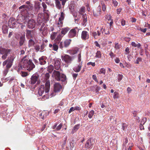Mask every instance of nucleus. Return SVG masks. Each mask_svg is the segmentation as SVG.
<instances>
[{
	"label": "nucleus",
	"mask_w": 150,
	"mask_h": 150,
	"mask_svg": "<svg viewBox=\"0 0 150 150\" xmlns=\"http://www.w3.org/2000/svg\"><path fill=\"white\" fill-rule=\"evenodd\" d=\"M13 64V62L7 59L4 61L3 63V67L6 65V67L7 68L10 69L12 66Z\"/></svg>",
	"instance_id": "12"
},
{
	"label": "nucleus",
	"mask_w": 150,
	"mask_h": 150,
	"mask_svg": "<svg viewBox=\"0 0 150 150\" xmlns=\"http://www.w3.org/2000/svg\"><path fill=\"white\" fill-rule=\"evenodd\" d=\"M39 30L40 32H42L43 35L46 33L47 32V27L45 26V25L44 23H43L41 26L40 28L39 29Z\"/></svg>",
	"instance_id": "17"
},
{
	"label": "nucleus",
	"mask_w": 150,
	"mask_h": 150,
	"mask_svg": "<svg viewBox=\"0 0 150 150\" xmlns=\"http://www.w3.org/2000/svg\"><path fill=\"white\" fill-rule=\"evenodd\" d=\"M55 4L56 7L58 9H60L61 5L59 0H55Z\"/></svg>",
	"instance_id": "29"
},
{
	"label": "nucleus",
	"mask_w": 150,
	"mask_h": 150,
	"mask_svg": "<svg viewBox=\"0 0 150 150\" xmlns=\"http://www.w3.org/2000/svg\"><path fill=\"white\" fill-rule=\"evenodd\" d=\"M36 25L35 21L33 19L28 20V27L30 29H33L35 28Z\"/></svg>",
	"instance_id": "10"
},
{
	"label": "nucleus",
	"mask_w": 150,
	"mask_h": 150,
	"mask_svg": "<svg viewBox=\"0 0 150 150\" xmlns=\"http://www.w3.org/2000/svg\"><path fill=\"white\" fill-rule=\"evenodd\" d=\"M72 57L66 54V63H70L72 61Z\"/></svg>",
	"instance_id": "27"
},
{
	"label": "nucleus",
	"mask_w": 150,
	"mask_h": 150,
	"mask_svg": "<svg viewBox=\"0 0 150 150\" xmlns=\"http://www.w3.org/2000/svg\"><path fill=\"white\" fill-rule=\"evenodd\" d=\"M101 7L100 6H99L97 8L96 11L93 10V16L96 17L100 16L101 14Z\"/></svg>",
	"instance_id": "13"
},
{
	"label": "nucleus",
	"mask_w": 150,
	"mask_h": 150,
	"mask_svg": "<svg viewBox=\"0 0 150 150\" xmlns=\"http://www.w3.org/2000/svg\"><path fill=\"white\" fill-rule=\"evenodd\" d=\"M93 79L96 82L98 83V81L97 79V76L95 75H93L92 76Z\"/></svg>",
	"instance_id": "63"
},
{
	"label": "nucleus",
	"mask_w": 150,
	"mask_h": 150,
	"mask_svg": "<svg viewBox=\"0 0 150 150\" xmlns=\"http://www.w3.org/2000/svg\"><path fill=\"white\" fill-rule=\"evenodd\" d=\"M63 37L62 36L61 34H59L58 35L56 38L55 40H57L58 41H59L62 39V38Z\"/></svg>",
	"instance_id": "51"
},
{
	"label": "nucleus",
	"mask_w": 150,
	"mask_h": 150,
	"mask_svg": "<svg viewBox=\"0 0 150 150\" xmlns=\"http://www.w3.org/2000/svg\"><path fill=\"white\" fill-rule=\"evenodd\" d=\"M114 95L113 96L114 99L117 98H119V93L118 92L115 91L114 93Z\"/></svg>",
	"instance_id": "48"
},
{
	"label": "nucleus",
	"mask_w": 150,
	"mask_h": 150,
	"mask_svg": "<svg viewBox=\"0 0 150 150\" xmlns=\"http://www.w3.org/2000/svg\"><path fill=\"white\" fill-rule=\"evenodd\" d=\"M9 69L6 67V69L3 71V74L4 76H6L8 73Z\"/></svg>",
	"instance_id": "46"
},
{
	"label": "nucleus",
	"mask_w": 150,
	"mask_h": 150,
	"mask_svg": "<svg viewBox=\"0 0 150 150\" xmlns=\"http://www.w3.org/2000/svg\"><path fill=\"white\" fill-rule=\"evenodd\" d=\"M66 34V28H62L61 30V33L60 34L63 36Z\"/></svg>",
	"instance_id": "40"
},
{
	"label": "nucleus",
	"mask_w": 150,
	"mask_h": 150,
	"mask_svg": "<svg viewBox=\"0 0 150 150\" xmlns=\"http://www.w3.org/2000/svg\"><path fill=\"white\" fill-rule=\"evenodd\" d=\"M60 62L59 60H56L54 61V68L56 70H59L60 67Z\"/></svg>",
	"instance_id": "19"
},
{
	"label": "nucleus",
	"mask_w": 150,
	"mask_h": 150,
	"mask_svg": "<svg viewBox=\"0 0 150 150\" xmlns=\"http://www.w3.org/2000/svg\"><path fill=\"white\" fill-rule=\"evenodd\" d=\"M18 24L17 23V21L15 20L13 18H10L8 22V26L10 28H14L17 27L16 25Z\"/></svg>",
	"instance_id": "9"
},
{
	"label": "nucleus",
	"mask_w": 150,
	"mask_h": 150,
	"mask_svg": "<svg viewBox=\"0 0 150 150\" xmlns=\"http://www.w3.org/2000/svg\"><path fill=\"white\" fill-rule=\"evenodd\" d=\"M87 65H91L93 67H94L95 66L96 64L95 62H89L87 63Z\"/></svg>",
	"instance_id": "60"
},
{
	"label": "nucleus",
	"mask_w": 150,
	"mask_h": 150,
	"mask_svg": "<svg viewBox=\"0 0 150 150\" xmlns=\"http://www.w3.org/2000/svg\"><path fill=\"white\" fill-rule=\"evenodd\" d=\"M42 17V14L41 13L38 14V17L37 18V21L38 22H40V18H41V17Z\"/></svg>",
	"instance_id": "47"
},
{
	"label": "nucleus",
	"mask_w": 150,
	"mask_h": 150,
	"mask_svg": "<svg viewBox=\"0 0 150 150\" xmlns=\"http://www.w3.org/2000/svg\"><path fill=\"white\" fill-rule=\"evenodd\" d=\"M101 57V54L100 51H97L96 53L95 57L99 58H100Z\"/></svg>",
	"instance_id": "35"
},
{
	"label": "nucleus",
	"mask_w": 150,
	"mask_h": 150,
	"mask_svg": "<svg viewBox=\"0 0 150 150\" xmlns=\"http://www.w3.org/2000/svg\"><path fill=\"white\" fill-rule=\"evenodd\" d=\"M62 20H59H59L58 22H57V26L59 28H61L62 27L63 23L62 21Z\"/></svg>",
	"instance_id": "39"
},
{
	"label": "nucleus",
	"mask_w": 150,
	"mask_h": 150,
	"mask_svg": "<svg viewBox=\"0 0 150 150\" xmlns=\"http://www.w3.org/2000/svg\"><path fill=\"white\" fill-rule=\"evenodd\" d=\"M67 53L71 55H72L77 52V50H69L67 52Z\"/></svg>",
	"instance_id": "25"
},
{
	"label": "nucleus",
	"mask_w": 150,
	"mask_h": 150,
	"mask_svg": "<svg viewBox=\"0 0 150 150\" xmlns=\"http://www.w3.org/2000/svg\"><path fill=\"white\" fill-rule=\"evenodd\" d=\"M112 3L115 6H117L118 5V3L116 0L112 1Z\"/></svg>",
	"instance_id": "58"
},
{
	"label": "nucleus",
	"mask_w": 150,
	"mask_h": 150,
	"mask_svg": "<svg viewBox=\"0 0 150 150\" xmlns=\"http://www.w3.org/2000/svg\"><path fill=\"white\" fill-rule=\"evenodd\" d=\"M25 12L26 13L21 12V16H19L18 18L17 23L18 24H25L26 22H27L28 17L29 16V13L25 11Z\"/></svg>",
	"instance_id": "2"
},
{
	"label": "nucleus",
	"mask_w": 150,
	"mask_h": 150,
	"mask_svg": "<svg viewBox=\"0 0 150 150\" xmlns=\"http://www.w3.org/2000/svg\"><path fill=\"white\" fill-rule=\"evenodd\" d=\"M77 35L76 28L71 29L69 32L68 36L69 38H73L76 36Z\"/></svg>",
	"instance_id": "11"
},
{
	"label": "nucleus",
	"mask_w": 150,
	"mask_h": 150,
	"mask_svg": "<svg viewBox=\"0 0 150 150\" xmlns=\"http://www.w3.org/2000/svg\"><path fill=\"white\" fill-rule=\"evenodd\" d=\"M3 32L4 34L7 33H8V29L7 28L6 26H3L2 28Z\"/></svg>",
	"instance_id": "36"
},
{
	"label": "nucleus",
	"mask_w": 150,
	"mask_h": 150,
	"mask_svg": "<svg viewBox=\"0 0 150 150\" xmlns=\"http://www.w3.org/2000/svg\"><path fill=\"white\" fill-rule=\"evenodd\" d=\"M94 113V112L93 110L91 111L88 115V117L90 118H91L93 116Z\"/></svg>",
	"instance_id": "34"
},
{
	"label": "nucleus",
	"mask_w": 150,
	"mask_h": 150,
	"mask_svg": "<svg viewBox=\"0 0 150 150\" xmlns=\"http://www.w3.org/2000/svg\"><path fill=\"white\" fill-rule=\"evenodd\" d=\"M52 49L54 50L55 51H57L58 49V45H57L56 44H53Z\"/></svg>",
	"instance_id": "37"
},
{
	"label": "nucleus",
	"mask_w": 150,
	"mask_h": 150,
	"mask_svg": "<svg viewBox=\"0 0 150 150\" xmlns=\"http://www.w3.org/2000/svg\"><path fill=\"white\" fill-rule=\"evenodd\" d=\"M45 90V87L44 86L41 85L40 86L39 88L38 91V93L40 96H42L43 94L44 93ZM45 92V93H47Z\"/></svg>",
	"instance_id": "16"
},
{
	"label": "nucleus",
	"mask_w": 150,
	"mask_h": 150,
	"mask_svg": "<svg viewBox=\"0 0 150 150\" xmlns=\"http://www.w3.org/2000/svg\"><path fill=\"white\" fill-rule=\"evenodd\" d=\"M82 65V63H80L77 66L74 68L73 69L74 71L76 72H79L80 71Z\"/></svg>",
	"instance_id": "21"
},
{
	"label": "nucleus",
	"mask_w": 150,
	"mask_h": 150,
	"mask_svg": "<svg viewBox=\"0 0 150 150\" xmlns=\"http://www.w3.org/2000/svg\"><path fill=\"white\" fill-rule=\"evenodd\" d=\"M26 57L27 56H25L20 63L18 67V70H21L23 68L30 71L35 68V65L31 60H28Z\"/></svg>",
	"instance_id": "1"
},
{
	"label": "nucleus",
	"mask_w": 150,
	"mask_h": 150,
	"mask_svg": "<svg viewBox=\"0 0 150 150\" xmlns=\"http://www.w3.org/2000/svg\"><path fill=\"white\" fill-rule=\"evenodd\" d=\"M146 120V118H143V119H142L140 124L143 125H144V124L145 123V122Z\"/></svg>",
	"instance_id": "64"
},
{
	"label": "nucleus",
	"mask_w": 150,
	"mask_h": 150,
	"mask_svg": "<svg viewBox=\"0 0 150 150\" xmlns=\"http://www.w3.org/2000/svg\"><path fill=\"white\" fill-rule=\"evenodd\" d=\"M35 43L34 41L32 39H30L28 41V46L29 47L33 46Z\"/></svg>",
	"instance_id": "31"
},
{
	"label": "nucleus",
	"mask_w": 150,
	"mask_h": 150,
	"mask_svg": "<svg viewBox=\"0 0 150 150\" xmlns=\"http://www.w3.org/2000/svg\"><path fill=\"white\" fill-rule=\"evenodd\" d=\"M127 127V125L125 123H123L122 126V129L124 131L125 130Z\"/></svg>",
	"instance_id": "55"
},
{
	"label": "nucleus",
	"mask_w": 150,
	"mask_h": 150,
	"mask_svg": "<svg viewBox=\"0 0 150 150\" xmlns=\"http://www.w3.org/2000/svg\"><path fill=\"white\" fill-rule=\"evenodd\" d=\"M88 33L86 31H83L81 33V38L83 40H86L89 38Z\"/></svg>",
	"instance_id": "14"
},
{
	"label": "nucleus",
	"mask_w": 150,
	"mask_h": 150,
	"mask_svg": "<svg viewBox=\"0 0 150 150\" xmlns=\"http://www.w3.org/2000/svg\"><path fill=\"white\" fill-rule=\"evenodd\" d=\"M8 54H3V55L1 57L2 59L3 60L5 59L6 58Z\"/></svg>",
	"instance_id": "62"
},
{
	"label": "nucleus",
	"mask_w": 150,
	"mask_h": 150,
	"mask_svg": "<svg viewBox=\"0 0 150 150\" xmlns=\"http://www.w3.org/2000/svg\"><path fill=\"white\" fill-rule=\"evenodd\" d=\"M57 34V32H53L51 35L50 38L52 40H54L56 38V36Z\"/></svg>",
	"instance_id": "32"
},
{
	"label": "nucleus",
	"mask_w": 150,
	"mask_h": 150,
	"mask_svg": "<svg viewBox=\"0 0 150 150\" xmlns=\"http://www.w3.org/2000/svg\"><path fill=\"white\" fill-rule=\"evenodd\" d=\"M18 72L20 73V74L23 77H25L28 75V73L27 72L20 71V70H18Z\"/></svg>",
	"instance_id": "24"
},
{
	"label": "nucleus",
	"mask_w": 150,
	"mask_h": 150,
	"mask_svg": "<svg viewBox=\"0 0 150 150\" xmlns=\"http://www.w3.org/2000/svg\"><path fill=\"white\" fill-rule=\"evenodd\" d=\"M33 5L31 4L29 5H23L21 6L19 8V9L21 10V12H24L26 13V12H25V11L28 12L27 10V9L29 10H31L33 9Z\"/></svg>",
	"instance_id": "6"
},
{
	"label": "nucleus",
	"mask_w": 150,
	"mask_h": 150,
	"mask_svg": "<svg viewBox=\"0 0 150 150\" xmlns=\"http://www.w3.org/2000/svg\"><path fill=\"white\" fill-rule=\"evenodd\" d=\"M142 60V59L140 57H138L137 58V59H136V61L135 62V64H139V62H141Z\"/></svg>",
	"instance_id": "56"
},
{
	"label": "nucleus",
	"mask_w": 150,
	"mask_h": 150,
	"mask_svg": "<svg viewBox=\"0 0 150 150\" xmlns=\"http://www.w3.org/2000/svg\"><path fill=\"white\" fill-rule=\"evenodd\" d=\"M137 29L139 30H140L141 31L143 32V33H145L146 32V28H145L144 29H142V28L141 27L138 28H137Z\"/></svg>",
	"instance_id": "50"
},
{
	"label": "nucleus",
	"mask_w": 150,
	"mask_h": 150,
	"mask_svg": "<svg viewBox=\"0 0 150 150\" xmlns=\"http://www.w3.org/2000/svg\"><path fill=\"white\" fill-rule=\"evenodd\" d=\"M61 89L62 86L60 84L58 83H56L54 85V92L51 93L50 94V96L52 97L55 96V94L54 93L59 92Z\"/></svg>",
	"instance_id": "8"
},
{
	"label": "nucleus",
	"mask_w": 150,
	"mask_h": 150,
	"mask_svg": "<svg viewBox=\"0 0 150 150\" xmlns=\"http://www.w3.org/2000/svg\"><path fill=\"white\" fill-rule=\"evenodd\" d=\"M85 11V7H82L80 10L79 13L80 14H82Z\"/></svg>",
	"instance_id": "49"
},
{
	"label": "nucleus",
	"mask_w": 150,
	"mask_h": 150,
	"mask_svg": "<svg viewBox=\"0 0 150 150\" xmlns=\"http://www.w3.org/2000/svg\"><path fill=\"white\" fill-rule=\"evenodd\" d=\"M11 50L10 49H6L1 47L0 48V53L2 54H9Z\"/></svg>",
	"instance_id": "15"
},
{
	"label": "nucleus",
	"mask_w": 150,
	"mask_h": 150,
	"mask_svg": "<svg viewBox=\"0 0 150 150\" xmlns=\"http://www.w3.org/2000/svg\"><path fill=\"white\" fill-rule=\"evenodd\" d=\"M102 33H104L105 35H109L110 34L109 30L108 28H104L102 31Z\"/></svg>",
	"instance_id": "26"
},
{
	"label": "nucleus",
	"mask_w": 150,
	"mask_h": 150,
	"mask_svg": "<svg viewBox=\"0 0 150 150\" xmlns=\"http://www.w3.org/2000/svg\"><path fill=\"white\" fill-rule=\"evenodd\" d=\"M35 10L37 11V12L39 10L40 7V4L39 3H37L35 4Z\"/></svg>",
	"instance_id": "42"
},
{
	"label": "nucleus",
	"mask_w": 150,
	"mask_h": 150,
	"mask_svg": "<svg viewBox=\"0 0 150 150\" xmlns=\"http://www.w3.org/2000/svg\"><path fill=\"white\" fill-rule=\"evenodd\" d=\"M39 64L41 65H44L46 63L45 57L42 56L39 59Z\"/></svg>",
	"instance_id": "18"
},
{
	"label": "nucleus",
	"mask_w": 150,
	"mask_h": 150,
	"mask_svg": "<svg viewBox=\"0 0 150 150\" xmlns=\"http://www.w3.org/2000/svg\"><path fill=\"white\" fill-rule=\"evenodd\" d=\"M128 142V139L127 137H125L123 141V143L122 145L123 146H125L127 144Z\"/></svg>",
	"instance_id": "38"
},
{
	"label": "nucleus",
	"mask_w": 150,
	"mask_h": 150,
	"mask_svg": "<svg viewBox=\"0 0 150 150\" xmlns=\"http://www.w3.org/2000/svg\"><path fill=\"white\" fill-rule=\"evenodd\" d=\"M101 3L102 5V10L103 11H105L106 10V7L105 5L104 4L103 1H101Z\"/></svg>",
	"instance_id": "41"
},
{
	"label": "nucleus",
	"mask_w": 150,
	"mask_h": 150,
	"mask_svg": "<svg viewBox=\"0 0 150 150\" xmlns=\"http://www.w3.org/2000/svg\"><path fill=\"white\" fill-rule=\"evenodd\" d=\"M16 57L15 55L12 54L10 56V57H9L7 59L9 61L12 62L13 63L14 59Z\"/></svg>",
	"instance_id": "28"
},
{
	"label": "nucleus",
	"mask_w": 150,
	"mask_h": 150,
	"mask_svg": "<svg viewBox=\"0 0 150 150\" xmlns=\"http://www.w3.org/2000/svg\"><path fill=\"white\" fill-rule=\"evenodd\" d=\"M71 41V39L66 40V47L69 46Z\"/></svg>",
	"instance_id": "53"
},
{
	"label": "nucleus",
	"mask_w": 150,
	"mask_h": 150,
	"mask_svg": "<svg viewBox=\"0 0 150 150\" xmlns=\"http://www.w3.org/2000/svg\"><path fill=\"white\" fill-rule=\"evenodd\" d=\"M54 69L53 66L52 65H50L48 67L47 71L49 72H52Z\"/></svg>",
	"instance_id": "33"
},
{
	"label": "nucleus",
	"mask_w": 150,
	"mask_h": 150,
	"mask_svg": "<svg viewBox=\"0 0 150 150\" xmlns=\"http://www.w3.org/2000/svg\"><path fill=\"white\" fill-rule=\"evenodd\" d=\"M123 75L122 74H118V81H120L123 78Z\"/></svg>",
	"instance_id": "54"
},
{
	"label": "nucleus",
	"mask_w": 150,
	"mask_h": 150,
	"mask_svg": "<svg viewBox=\"0 0 150 150\" xmlns=\"http://www.w3.org/2000/svg\"><path fill=\"white\" fill-rule=\"evenodd\" d=\"M52 76L57 81H61L62 82H65L66 81V76L64 74L61 75L59 71L54 70Z\"/></svg>",
	"instance_id": "3"
},
{
	"label": "nucleus",
	"mask_w": 150,
	"mask_h": 150,
	"mask_svg": "<svg viewBox=\"0 0 150 150\" xmlns=\"http://www.w3.org/2000/svg\"><path fill=\"white\" fill-rule=\"evenodd\" d=\"M64 14L62 12H61L60 17L59 18V20H63L64 19Z\"/></svg>",
	"instance_id": "57"
},
{
	"label": "nucleus",
	"mask_w": 150,
	"mask_h": 150,
	"mask_svg": "<svg viewBox=\"0 0 150 150\" xmlns=\"http://www.w3.org/2000/svg\"><path fill=\"white\" fill-rule=\"evenodd\" d=\"M130 52V48L129 47H127L125 49V54H129Z\"/></svg>",
	"instance_id": "44"
},
{
	"label": "nucleus",
	"mask_w": 150,
	"mask_h": 150,
	"mask_svg": "<svg viewBox=\"0 0 150 150\" xmlns=\"http://www.w3.org/2000/svg\"><path fill=\"white\" fill-rule=\"evenodd\" d=\"M111 18L112 16L110 15L107 16V18H108V21H109L110 20L111 21L110 23V26H111L113 23V20L111 19Z\"/></svg>",
	"instance_id": "43"
},
{
	"label": "nucleus",
	"mask_w": 150,
	"mask_h": 150,
	"mask_svg": "<svg viewBox=\"0 0 150 150\" xmlns=\"http://www.w3.org/2000/svg\"><path fill=\"white\" fill-rule=\"evenodd\" d=\"M74 5L73 2H71L69 6V8L71 12H74Z\"/></svg>",
	"instance_id": "23"
},
{
	"label": "nucleus",
	"mask_w": 150,
	"mask_h": 150,
	"mask_svg": "<svg viewBox=\"0 0 150 150\" xmlns=\"http://www.w3.org/2000/svg\"><path fill=\"white\" fill-rule=\"evenodd\" d=\"M94 144L93 140L92 138H90L86 142L85 147L87 149H91Z\"/></svg>",
	"instance_id": "7"
},
{
	"label": "nucleus",
	"mask_w": 150,
	"mask_h": 150,
	"mask_svg": "<svg viewBox=\"0 0 150 150\" xmlns=\"http://www.w3.org/2000/svg\"><path fill=\"white\" fill-rule=\"evenodd\" d=\"M133 146V144L132 143H129L127 146V147H128V150H131V147Z\"/></svg>",
	"instance_id": "59"
},
{
	"label": "nucleus",
	"mask_w": 150,
	"mask_h": 150,
	"mask_svg": "<svg viewBox=\"0 0 150 150\" xmlns=\"http://www.w3.org/2000/svg\"><path fill=\"white\" fill-rule=\"evenodd\" d=\"M82 21L83 22L82 24L83 26H86V22L87 21V17L86 15L83 14L82 16Z\"/></svg>",
	"instance_id": "20"
},
{
	"label": "nucleus",
	"mask_w": 150,
	"mask_h": 150,
	"mask_svg": "<svg viewBox=\"0 0 150 150\" xmlns=\"http://www.w3.org/2000/svg\"><path fill=\"white\" fill-rule=\"evenodd\" d=\"M80 126V124H78L76 125L74 127L73 129L72 130L73 133L76 132L79 129Z\"/></svg>",
	"instance_id": "30"
},
{
	"label": "nucleus",
	"mask_w": 150,
	"mask_h": 150,
	"mask_svg": "<svg viewBox=\"0 0 150 150\" xmlns=\"http://www.w3.org/2000/svg\"><path fill=\"white\" fill-rule=\"evenodd\" d=\"M39 76L37 74H35L33 75L30 79V84H35L37 82V84L40 83V80L39 79Z\"/></svg>",
	"instance_id": "5"
},
{
	"label": "nucleus",
	"mask_w": 150,
	"mask_h": 150,
	"mask_svg": "<svg viewBox=\"0 0 150 150\" xmlns=\"http://www.w3.org/2000/svg\"><path fill=\"white\" fill-rule=\"evenodd\" d=\"M105 69L104 68H102L101 69L99 73L100 74H103L105 75Z\"/></svg>",
	"instance_id": "45"
},
{
	"label": "nucleus",
	"mask_w": 150,
	"mask_h": 150,
	"mask_svg": "<svg viewBox=\"0 0 150 150\" xmlns=\"http://www.w3.org/2000/svg\"><path fill=\"white\" fill-rule=\"evenodd\" d=\"M25 41V36H20V40L19 42V44L20 46H21L22 45Z\"/></svg>",
	"instance_id": "22"
},
{
	"label": "nucleus",
	"mask_w": 150,
	"mask_h": 150,
	"mask_svg": "<svg viewBox=\"0 0 150 150\" xmlns=\"http://www.w3.org/2000/svg\"><path fill=\"white\" fill-rule=\"evenodd\" d=\"M63 45H64V46H66V41H64V43L62 42H60L59 44V47L60 48H62L63 47Z\"/></svg>",
	"instance_id": "52"
},
{
	"label": "nucleus",
	"mask_w": 150,
	"mask_h": 150,
	"mask_svg": "<svg viewBox=\"0 0 150 150\" xmlns=\"http://www.w3.org/2000/svg\"><path fill=\"white\" fill-rule=\"evenodd\" d=\"M42 76L43 77L41 79V80L43 81L46 82L45 85V92L47 93L49 91L50 86V82L48 80L50 75L49 73H47L45 74H42Z\"/></svg>",
	"instance_id": "4"
},
{
	"label": "nucleus",
	"mask_w": 150,
	"mask_h": 150,
	"mask_svg": "<svg viewBox=\"0 0 150 150\" xmlns=\"http://www.w3.org/2000/svg\"><path fill=\"white\" fill-rule=\"evenodd\" d=\"M81 52H80V53L78 55V62H80L81 60Z\"/></svg>",
	"instance_id": "61"
}]
</instances>
